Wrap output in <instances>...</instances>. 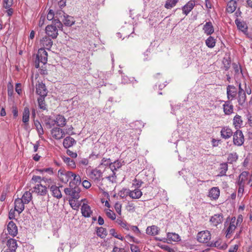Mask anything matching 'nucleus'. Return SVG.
<instances>
[{
  "label": "nucleus",
  "mask_w": 252,
  "mask_h": 252,
  "mask_svg": "<svg viewBox=\"0 0 252 252\" xmlns=\"http://www.w3.org/2000/svg\"><path fill=\"white\" fill-rule=\"evenodd\" d=\"M52 136L56 140H60L65 136L64 130L58 127H54L51 130Z\"/></svg>",
  "instance_id": "nucleus-8"
},
{
  "label": "nucleus",
  "mask_w": 252,
  "mask_h": 252,
  "mask_svg": "<svg viewBox=\"0 0 252 252\" xmlns=\"http://www.w3.org/2000/svg\"><path fill=\"white\" fill-rule=\"evenodd\" d=\"M15 91L19 95L22 94L21 85L20 83L16 84Z\"/></svg>",
  "instance_id": "nucleus-61"
},
{
  "label": "nucleus",
  "mask_w": 252,
  "mask_h": 252,
  "mask_svg": "<svg viewBox=\"0 0 252 252\" xmlns=\"http://www.w3.org/2000/svg\"><path fill=\"white\" fill-rule=\"evenodd\" d=\"M243 120L241 116L236 115L233 120V125L236 129H238L243 125Z\"/></svg>",
  "instance_id": "nucleus-27"
},
{
  "label": "nucleus",
  "mask_w": 252,
  "mask_h": 252,
  "mask_svg": "<svg viewBox=\"0 0 252 252\" xmlns=\"http://www.w3.org/2000/svg\"><path fill=\"white\" fill-rule=\"evenodd\" d=\"M20 199L24 202V203L28 204L32 199V194L30 191H26Z\"/></svg>",
  "instance_id": "nucleus-30"
},
{
  "label": "nucleus",
  "mask_w": 252,
  "mask_h": 252,
  "mask_svg": "<svg viewBox=\"0 0 252 252\" xmlns=\"http://www.w3.org/2000/svg\"><path fill=\"white\" fill-rule=\"evenodd\" d=\"M228 161H229L230 163H233V162L236 161L238 159V155L236 153H230L228 157Z\"/></svg>",
  "instance_id": "nucleus-50"
},
{
  "label": "nucleus",
  "mask_w": 252,
  "mask_h": 252,
  "mask_svg": "<svg viewBox=\"0 0 252 252\" xmlns=\"http://www.w3.org/2000/svg\"><path fill=\"white\" fill-rule=\"evenodd\" d=\"M146 233L150 235H158L159 231V228L156 225H152L148 226L146 230Z\"/></svg>",
  "instance_id": "nucleus-29"
},
{
  "label": "nucleus",
  "mask_w": 252,
  "mask_h": 252,
  "mask_svg": "<svg viewBox=\"0 0 252 252\" xmlns=\"http://www.w3.org/2000/svg\"><path fill=\"white\" fill-rule=\"evenodd\" d=\"M205 43L208 47L212 48L216 45V39L213 37L210 36L206 40Z\"/></svg>",
  "instance_id": "nucleus-43"
},
{
  "label": "nucleus",
  "mask_w": 252,
  "mask_h": 252,
  "mask_svg": "<svg viewBox=\"0 0 252 252\" xmlns=\"http://www.w3.org/2000/svg\"><path fill=\"white\" fill-rule=\"evenodd\" d=\"M74 128L72 126H70L69 127L66 128L64 131H65V135H72L75 134V132L73 131Z\"/></svg>",
  "instance_id": "nucleus-55"
},
{
  "label": "nucleus",
  "mask_w": 252,
  "mask_h": 252,
  "mask_svg": "<svg viewBox=\"0 0 252 252\" xmlns=\"http://www.w3.org/2000/svg\"><path fill=\"white\" fill-rule=\"evenodd\" d=\"M15 209L13 210L11 209L9 212V218L10 220L14 219L15 218Z\"/></svg>",
  "instance_id": "nucleus-64"
},
{
  "label": "nucleus",
  "mask_w": 252,
  "mask_h": 252,
  "mask_svg": "<svg viewBox=\"0 0 252 252\" xmlns=\"http://www.w3.org/2000/svg\"><path fill=\"white\" fill-rule=\"evenodd\" d=\"M106 216L111 220H115L116 219V215L115 213L109 209H107L104 210Z\"/></svg>",
  "instance_id": "nucleus-49"
},
{
  "label": "nucleus",
  "mask_w": 252,
  "mask_h": 252,
  "mask_svg": "<svg viewBox=\"0 0 252 252\" xmlns=\"http://www.w3.org/2000/svg\"><path fill=\"white\" fill-rule=\"evenodd\" d=\"M32 192L40 196H45L48 192L47 188L41 184L35 185L32 188Z\"/></svg>",
  "instance_id": "nucleus-9"
},
{
  "label": "nucleus",
  "mask_w": 252,
  "mask_h": 252,
  "mask_svg": "<svg viewBox=\"0 0 252 252\" xmlns=\"http://www.w3.org/2000/svg\"><path fill=\"white\" fill-rule=\"evenodd\" d=\"M97 235L101 238H104L107 235L106 229L102 227H98L96 229Z\"/></svg>",
  "instance_id": "nucleus-38"
},
{
  "label": "nucleus",
  "mask_w": 252,
  "mask_h": 252,
  "mask_svg": "<svg viewBox=\"0 0 252 252\" xmlns=\"http://www.w3.org/2000/svg\"><path fill=\"white\" fill-rule=\"evenodd\" d=\"M50 189L53 196L57 198H61L62 197L61 191L59 187L56 186H52Z\"/></svg>",
  "instance_id": "nucleus-31"
},
{
  "label": "nucleus",
  "mask_w": 252,
  "mask_h": 252,
  "mask_svg": "<svg viewBox=\"0 0 252 252\" xmlns=\"http://www.w3.org/2000/svg\"><path fill=\"white\" fill-rule=\"evenodd\" d=\"M226 94L228 100H232L238 94L237 88L233 85H229L226 88Z\"/></svg>",
  "instance_id": "nucleus-10"
},
{
  "label": "nucleus",
  "mask_w": 252,
  "mask_h": 252,
  "mask_svg": "<svg viewBox=\"0 0 252 252\" xmlns=\"http://www.w3.org/2000/svg\"><path fill=\"white\" fill-rule=\"evenodd\" d=\"M76 143V141L73 138L70 136H67L63 139V147L67 149L73 146Z\"/></svg>",
  "instance_id": "nucleus-23"
},
{
  "label": "nucleus",
  "mask_w": 252,
  "mask_h": 252,
  "mask_svg": "<svg viewBox=\"0 0 252 252\" xmlns=\"http://www.w3.org/2000/svg\"><path fill=\"white\" fill-rule=\"evenodd\" d=\"M83 186L86 189H89L91 187V184L88 180H84L82 182Z\"/></svg>",
  "instance_id": "nucleus-63"
},
{
  "label": "nucleus",
  "mask_w": 252,
  "mask_h": 252,
  "mask_svg": "<svg viewBox=\"0 0 252 252\" xmlns=\"http://www.w3.org/2000/svg\"><path fill=\"white\" fill-rule=\"evenodd\" d=\"M220 195V189L217 187L212 188L209 192V196L214 199H217Z\"/></svg>",
  "instance_id": "nucleus-32"
},
{
  "label": "nucleus",
  "mask_w": 252,
  "mask_h": 252,
  "mask_svg": "<svg viewBox=\"0 0 252 252\" xmlns=\"http://www.w3.org/2000/svg\"><path fill=\"white\" fill-rule=\"evenodd\" d=\"M40 44L43 48L49 50L53 45V41L49 37L45 36L41 40Z\"/></svg>",
  "instance_id": "nucleus-24"
},
{
  "label": "nucleus",
  "mask_w": 252,
  "mask_h": 252,
  "mask_svg": "<svg viewBox=\"0 0 252 252\" xmlns=\"http://www.w3.org/2000/svg\"><path fill=\"white\" fill-rule=\"evenodd\" d=\"M249 173L247 171L243 172L239 177L238 184H242L245 185V182L248 179Z\"/></svg>",
  "instance_id": "nucleus-40"
},
{
  "label": "nucleus",
  "mask_w": 252,
  "mask_h": 252,
  "mask_svg": "<svg viewBox=\"0 0 252 252\" xmlns=\"http://www.w3.org/2000/svg\"><path fill=\"white\" fill-rule=\"evenodd\" d=\"M63 159L70 168L74 169L76 167L75 162L73 159L65 157H63Z\"/></svg>",
  "instance_id": "nucleus-39"
},
{
  "label": "nucleus",
  "mask_w": 252,
  "mask_h": 252,
  "mask_svg": "<svg viewBox=\"0 0 252 252\" xmlns=\"http://www.w3.org/2000/svg\"><path fill=\"white\" fill-rule=\"evenodd\" d=\"M7 229L8 233L11 236H15L18 233L17 227L15 223L12 221H10L8 223L7 227Z\"/></svg>",
  "instance_id": "nucleus-16"
},
{
  "label": "nucleus",
  "mask_w": 252,
  "mask_h": 252,
  "mask_svg": "<svg viewBox=\"0 0 252 252\" xmlns=\"http://www.w3.org/2000/svg\"><path fill=\"white\" fill-rule=\"evenodd\" d=\"M244 142V136L242 131L237 129L233 135V143L238 146L243 145Z\"/></svg>",
  "instance_id": "nucleus-7"
},
{
  "label": "nucleus",
  "mask_w": 252,
  "mask_h": 252,
  "mask_svg": "<svg viewBox=\"0 0 252 252\" xmlns=\"http://www.w3.org/2000/svg\"><path fill=\"white\" fill-rule=\"evenodd\" d=\"M45 20H46V19H45V16L41 15L40 16V19L39 21V23H38L39 27H42L44 25V22L45 21Z\"/></svg>",
  "instance_id": "nucleus-59"
},
{
  "label": "nucleus",
  "mask_w": 252,
  "mask_h": 252,
  "mask_svg": "<svg viewBox=\"0 0 252 252\" xmlns=\"http://www.w3.org/2000/svg\"><path fill=\"white\" fill-rule=\"evenodd\" d=\"M228 169V165L226 163H222L220 165V175L223 176L225 175V173Z\"/></svg>",
  "instance_id": "nucleus-48"
},
{
  "label": "nucleus",
  "mask_w": 252,
  "mask_h": 252,
  "mask_svg": "<svg viewBox=\"0 0 252 252\" xmlns=\"http://www.w3.org/2000/svg\"><path fill=\"white\" fill-rule=\"evenodd\" d=\"M42 181L45 182H49L51 181V179H47L45 177H41L39 176L33 175L31 180V183L34 185L35 186V185L41 184Z\"/></svg>",
  "instance_id": "nucleus-15"
},
{
  "label": "nucleus",
  "mask_w": 252,
  "mask_h": 252,
  "mask_svg": "<svg viewBox=\"0 0 252 252\" xmlns=\"http://www.w3.org/2000/svg\"><path fill=\"white\" fill-rule=\"evenodd\" d=\"M73 172L65 170L60 169L58 172V176L60 180L63 183H67L72 180Z\"/></svg>",
  "instance_id": "nucleus-5"
},
{
  "label": "nucleus",
  "mask_w": 252,
  "mask_h": 252,
  "mask_svg": "<svg viewBox=\"0 0 252 252\" xmlns=\"http://www.w3.org/2000/svg\"><path fill=\"white\" fill-rule=\"evenodd\" d=\"M44 97L45 96H40L37 99L39 107L43 110H45L46 108Z\"/></svg>",
  "instance_id": "nucleus-47"
},
{
  "label": "nucleus",
  "mask_w": 252,
  "mask_h": 252,
  "mask_svg": "<svg viewBox=\"0 0 252 252\" xmlns=\"http://www.w3.org/2000/svg\"><path fill=\"white\" fill-rule=\"evenodd\" d=\"M37 171L41 174L43 173L44 172H47L50 175L53 174V169L52 168L39 169H37Z\"/></svg>",
  "instance_id": "nucleus-54"
},
{
  "label": "nucleus",
  "mask_w": 252,
  "mask_h": 252,
  "mask_svg": "<svg viewBox=\"0 0 252 252\" xmlns=\"http://www.w3.org/2000/svg\"><path fill=\"white\" fill-rule=\"evenodd\" d=\"M80 189L77 188H73V189L71 192L70 196L71 197V199H78L80 197Z\"/></svg>",
  "instance_id": "nucleus-42"
},
{
  "label": "nucleus",
  "mask_w": 252,
  "mask_h": 252,
  "mask_svg": "<svg viewBox=\"0 0 252 252\" xmlns=\"http://www.w3.org/2000/svg\"><path fill=\"white\" fill-rule=\"evenodd\" d=\"M127 194L132 199H139L142 195V192L140 189H137L133 190H128Z\"/></svg>",
  "instance_id": "nucleus-21"
},
{
  "label": "nucleus",
  "mask_w": 252,
  "mask_h": 252,
  "mask_svg": "<svg viewBox=\"0 0 252 252\" xmlns=\"http://www.w3.org/2000/svg\"><path fill=\"white\" fill-rule=\"evenodd\" d=\"M130 250L131 252H140L139 247L135 245H130Z\"/></svg>",
  "instance_id": "nucleus-60"
},
{
  "label": "nucleus",
  "mask_w": 252,
  "mask_h": 252,
  "mask_svg": "<svg viewBox=\"0 0 252 252\" xmlns=\"http://www.w3.org/2000/svg\"><path fill=\"white\" fill-rule=\"evenodd\" d=\"M194 4L192 1H189L183 7V12L186 15L193 9Z\"/></svg>",
  "instance_id": "nucleus-37"
},
{
  "label": "nucleus",
  "mask_w": 252,
  "mask_h": 252,
  "mask_svg": "<svg viewBox=\"0 0 252 252\" xmlns=\"http://www.w3.org/2000/svg\"><path fill=\"white\" fill-rule=\"evenodd\" d=\"M223 112L225 115H230L233 112V105L232 104L230 100L224 101L222 105Z\"/></svg>",
  "instance_id": "nucleus-13"
},
{
  "label": "nucleus",
  "mask_w": 252,
  "mask_h": 252,
  "mask_svg": "<svg viewBox=\"0 0 252 252\" xmlns=\"http://www.w3.org/2000/svg\"><path fill=\"white\" fill-rule=\"evenodd\" d=\"M25 204H26L24 203V202L20 198L16 199L14 201L15 210L20 214L24 211Z\"/></svg>",
  "instance_id": "nucleus-14"
},
{
  "label": "nucleus",
  "mask_w": 252,
  "mask_h": 252,
  "mask_svg": "<svg viewBox=\"0 0 252 252\" xmlns=\"http://www.w3.org/2000/svg\"><path fill=\"white\" fill-rule=\"evenodd\" d=\"M61 18L63 24L67 26H71L74 23L73 17L67 15H64L63 17L61 16Z\"/></svg>",
  "instance_id": "nucleus-28"
},
{
  "label": "nucleus",
  "mask_w": 252,
  "mask_h": 252,
  "mask_svg": "<svg viewBox=\"0 0 252 252\" xmlns=\"http://www.w3.org/2000/svg\"><path fill=\"white\" fill-rule=\"evenodd\" d=\"M237 100L239 105L244 106L247 100V97L245 93H238Z\"/></svg>",
  "instance_id": "nucleus-36"
},
{
  "label": "nucleus",
  "mask_w": 252,
  "mask_h": 252,
  "mask_svg": "<svg viewBox=\"0 0 252 252\" xmlns=\"http://www.w3.org/2000/svg\"><path fill=\"white\" fill-rule=\"evenodd\" d=\"M47 52L43 48H40L36 55V59L35 62V67L38 68L40 67V63L45 65L47 62Z\"/></svg>",
  "instance_id": "nucleus-4"
},
{
  "label": "nucleus",
  "mask_w": 252,
  "mask_h": 252,
  "mask_svg": "<svg viewBox=\"0 0 252 252\" xmlns=\"http://www.w3.org/2000/svg\"><path fill=\"white\" fill-rule=\"evenodd\" d=\"M66 153L72 158H76L77 157V154L76 152H74L70 150H67Z\"/></svg>",
  "instance_id": "nucleus-58"
},
{
  "label": "nucleus",
  "mask_w": 252,
  "mask_h": 252,
  "mask_svg": "<svg viewBox=\"0 0 252 252\" xmlns=\"http://www.w3.org/2000/svg\"><path fill=\"white\" fill-rule=\"evenodd\" d=\"M211 238V233L208 230L200 231L197 235V240L200 243H207L208 244Z\"/></svg>",
  "instance_id": "nucleus-6"
},
{
  "label": "nucleus",
  "mask_w": 252,
  "mask_h": 252,
  "mask_svg": "<svg viewBox=\"0 0 252 252\" xmlns=\"http://www.w3.org/2000/svg\"><path fill=\"white\" fill-rule=\"evenodd\" d=\"M34 124L39 136L43 135L44 134V130L40 123L38 121L36 120L34 121Z\"/></svg>",
  "instance_id": "nucleus-44"
},
{
  "label": "nucleus",
  "mask_w": 252,
  "mask_h": 252,
  "mask_svg": "<svg viewBox=\"0 0 252 252\" xmlns=\"http://www.w3.org/2000/svg\"><path fill=\"white\" fill-rule=\"evenodd\" d=\"M55 122L57 125L60 127L64 126L66 123L65 118L64 117V116L61 115H58L57 116Z\"/></svg>",
  "instance_id": "nucleus-34"
},
{
  "label": "nucleus",
  "mask_w": 252,
  "mask_h": 252,
  "mask_svg": "<svg viewBox=\"0 0 252 252\" xmlns=\"http://www.w3.org/2000/svg\"><path fill=\"white\" fill-rule=\"evenodd\" d=\"M55 16L54 12L53 10L50 9L47 15V19L49 21H51L54 19Z\"/></svg>",
  "instance_id": "nucleus-56"
},
{
  "label": "nucleus",
  "mask_w": 252,
  "mask_h": 252,
  "mask_svg": "<svg viewBox=\"0 0 252 252\" xmlns=\"http://www.w3.org/2000/svg\"><path fill=\"white\" fill-rule=\"evenodd\" d=\"M114 208L117 213L121 215V210H122V204L120 202H117L115 203Z\"/></svg>",
  "instance_id": "nucleus-53"
},
{
  "label": "nucleus",
  "mask_w": 252,
  "mask_h": 252,
  "mask_svg": "<svg viewBox=\"0 0 252 252\" xmlns=\"http://www.w3.org/2000/svg\"><path fill=\"white\" fill-rule=\"evenodd\" d=\"M204 33L207 35H211L214 32V28L211 22H206L203 27Z\"/></svg>",
  "instance_id": "nucleus-17"
},
{
  "label": "nucleus",
  "mask_w": 252,
  "mask_h": 252,
  "mask_svg": "<svg viewBox=\"0 0 252 252\" xmlns=\"http://www.w3.org/2000/svg\"><path fill=\"white\" fill-rule=\"evenodd\" d=\"M6 245L8 247L7 250L12 252H15L18 247L17 241L12 238L8 240Z\"/></svg>",
  "instance_id": "nucleus-26"
},
{
  "label": "nucleus",
  "mask_w": 252,
  "mask_h": 252,
  "mask_svg": "<svg viewBox=\"0 0 252 252\" xmlns=\"http://www.w3.org/2000/svg\"><path fill=\"white\" fill-rule=\"evenodd\" d=\"M116 222L125 229L127 230L129 229V225L125 220L121 219H117L116 220Z\"/></svg>",
  "instance_id": "nucleus-45"
},
{
  "label": "nucleus",
  "mask_w": 252,
  "mask_h": 252,
  "mask_svg": "<svg viewBox=\"0 0 252 252\" xmlns=\"http://www.w3.org/2000/svg\"><path fill=\"white\" fill-rule=\"evenodd\" d=\"M235 24L237 25L238 29L244 32H247V26L246 24L243 22L240 21L238 19H236L235 21Z\"/></svg>",
  "instance_id": "nucleus-35"
},
{
  "label": "nucleus",
  "mask_w": 252,
  "mask_h": 252,
  "mask_svg": "<svg viewBox=\"0 0 252 252\" xmlns=\"http://www.w3.org/2000/svg\"><path fill=\"white\" fill-rule=\"evenodd\" d=\"M30 109L28 107H25L24 108L22 114V121L24 124V126H27L29 125L30 120Z\"/></svg>",
  "instance_id": "nucleus-20"
},
{
  "label": "nucleus",
  "mask_w": 252,
  "mask_h": 252,
  "mask_svg": "<svg viewBox=\"0 0 252 252\" xmlns=\"http://www.w3.org/2000/svg\"><path fill=\"white\" fill-rule=\"evenodd\" d=\"M81 213L85 218H90L93 214L91 207L87 204L83 203L81 208Z\"/></svg>",
  "instance_id": "nucleus-11"
},
{
  "label": "nucleus",
  "mask_w": 252,
  "mask_h": 252,
  "mask_svg": "<svg viewBox=\"0 0 252 252\" xmlns=\"http://www.w3.org/2000/svg\"><path fill=\"white\" fill-rule=\"evenodd\" d=\"M81 177L78 174H76L73 172L72 178L69 184H73L75 185H79L81 184Z\"/></svg>",
  "instance_id": "nucleus-41"
},
{
  "label": "nucleus",
  "mask_w": 252,
  "mask_h": 252,
  "mask_svg": "<svg viewBox=\"0 0 252 252\" xmlns=\"http://www.w3.org/2000/svg\"><path fill=\"white\" fill-rule=\"evenodd\" d=\"M77 199H70L69 200L70 205L74 210L78 209L80 206V204L77 202Z\"/></svg>",
  "instance_id": "nucleus-51"
},
{
  "label": "nucleus",
  "mask_w": 252,
  "mask_h": 252,
  "mask_svg": "<svg viewBox=\"0 0 252 252\" xmlns=\"http://www.w3.org/2000/svg\"><path fill=\"white\" fill-rule=\"evenodd\" d=\"M239 187L238 191V195H239L240 194H242L244 190V185L242 184H238Z\"/></svg>",
  "instance_id": "nucleus-62"
},
{
  "label": "nucleus",
  "mask_w": 252,
  "mask_h": 252,
  "mask_svg": "<svg viewBox=\"0 0 252 252\" xmlns=\"http://www.w3.org/2000/svg\"><path fill=\"white\" fill-rule=\"evenodd\" d=\"M13 0H4L3 2V7L7 9L10 8L13 4Z\"/></svg>",
  "instance_id": "nucleus-52"
},
{
  "label": "nucleus",
  "mask_w": 252,
  "mask_h": 252,
  "mask_svg": "<svg viewBox=\"0 0 252 252\" xmlns=\"http://www.w3.org/2000/svg\"><path fill=\"white\" fill-rule=\"evenodd\" d=\"M220 134L223 138L227 139L231 137L233 132L230 128L227 126H224L220 131Z\"/></svg>",
  "instance_id": "nucleus-18"
},
{
  "label": "nucleus",
  "mask_w": 252,
  "mask_h": 252,
  "mask_svg": "<svg viewBox=\"0 0 252 252\" xmlns=\"http://www.w3.org/2000/svg\"><path fill=\"white\" fill-rule=\"evenodd\" d=\"M13 93V86L10 83L7 86V94L9 96H11Z\"/></svg>",
  "instance_id": "nucleus-57"
},
{
  "label": "nucleus",
  "mask_w": 252,
  "mask_h": 252,
  "mask_svg": "<svg viewBox=\"0 0 252 252\" xmlns=\"http://www.w3.org/2000/svg\"><path fill=\"white\" fill-rule=\"evenodd\" d=\"M122 166V163L119 160L115 161L113 162H111L109 164V167L112 174L111 175L106 177V179L108 181V184L110 185L111 184L116 182V176L115 171L120 168Z\"/></svg>",
  "instance_id": "nucleus-3"
},
{
  "label": "nucleus",
  "mask_w": 252,
  "mask_h": 252,
  "mask_svg": "<svg viewBox=\"0 0 252 252\" xmlns=\"http://www.w3.org/2000/svg\"><path fill=\"white\" fill-rule=\"evenodd\" d=\"M237 5V2L235 0H230L227 3L226 11L230 13H233L236 10Z\"/></svg>",
  "instance_id": "nucleus-33"
},
{
  "label": "nucleus",
  "mask_w": 252,
  "mask_h": 252,
  "mask_svg": "<svg viewBox=\"0 0 252 252\" xmlns=\"http://www.w3.org/2000/svg\"><path fill=\"white\" fill-rule=\"evenodd\" d=\"M36 93L40 96H45L47 94V90L45 85L43 83H39L36 87Z\"/></svg>",
  "instance_id": "nucleus-19"
},
{
  "label": "nucleus",
  "mask_w": 252,
  "mask_h": 252,
  "mask_svg": "<svg viewBox=\"0 0 252 252\" xmlns=\"http://www.w3.org/2000/svg\"><path fill=\"white\" fill-rule=\"evenodd\" d=\"M237 226V223H236V218L233 217L231 218L230 222L228 227L226 230V237L229 238L230 235L234 232L235 230L236 226Z\"/></svg>",
  "instance_id": "nucleus-12"
},
{
  "label": "nucleus",
  "mask_w": 252,
  "mask_h": 252,
  "mask_svg": "<svg viewBox=\"0 0 252 252\" xmlns=\"http://www.w3.org/2000/svg\"><path fill=\"white\" fill-rule=\"evenodd\" d=\"M90 178L96 184L101 190H105L108 187L106 183L107 179L106 177H102V172L99 169L95 168L91 171L89 174Z\"/></svg>",
  "instance_id": "nucleus-1"
},
{
  "label": "nucleus",
  "mask_w": 252,
  "mask_h": 252,
  "mask_svg": "<svg viewBox=\"0 0 252 252\" xmlns=\"http://www.w3.org/2000/svg\"><path fill=\"white\" fill-rule=\"evenodd\" d=\"M222 219L223 217L221 214H215L211 217L210 221L213 225L217 226L218 224L222 223Z\"/></svg>",
  "instance_id": "nucleus-25"
},
{
  "label": "nucleus",
  "mask_w": 252,
  "mask_h": 252,
  "mask_svg": "<svg viewBox=\"0 0 252 252\" xmlns=\"http://www.w3.org/2000/svg\"><path fill=\"white\" fill-rule=\"evenodd\" d=\"M180 240V236L173 232H168L167 233L166 241L168 243H171L172 242H178Z\"/></svg>",
  "instance_id": "nucleus-22"
},
{
  "label": "nucleus",
  "mask_w": 252,
  "mask_h": 252,
  "mask_svg": "<svg viewBox=\"0 0 252 252\" xmlns=\"http://www.w3.org/2000/svg\"><path fill=\"white\" fill-rule=\"evenodd\" d=\"M178 1V0H167L164 6L167 9H171L176 4Z\"/></svg>",
  "instance_id": "nucleus-46"
},
{
  "label": "nucleus",
  "mask_w": 252,
  "mask_h": 252,
  "mask_svg": "<svg viewBox=\"0 0 252 252\" xmlns=\"http://www.w3.org/2000/svg\"><path fill=\"white\" fill-rule=\"evenodd\" d=\"M63 24L59 19H55L52 24L48 25L45 29L46 34L53 38H56L58 35V29L62 28Z\"/></svg>",
  "instance_id": "nucleus-2"
}]
</instances>
